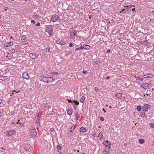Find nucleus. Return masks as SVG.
Segmentation results:
<instances>
[{
	"label": "nucleus",
	"instance_id": "8fccbe9b",
	"mask_svg": "<svg viewBox=\"0 0 154 154\" xmlns=\"http://www.w3.org/2000/svg\"><path fill=\"white\" fill-rule=\"evenodd\" d=\"M31 23H33L34 24H35V20H31Z\"/></svg>",
	"mask_w": 154,
	"mask_h": 154
},
{
	"label": "nucleus",
	"instance_id": "ea45409f",
	"mask_svg": "<svg viewBox=\"0 0 154 154\" xmlns=\"http://www.w3.org/2000/svg\"><path fill=\"white\" fill-rule=\"evenodd\" d=\"M103 144L105 146H107V145H106V141H104L103 142Z\"/></svg>",
	"mask_w": 154,
	"mask_h": 154
},
{
	"label": "nucleus",
	"instance_id": "6e6d98bb",
	"mask_svg": "<svg viewBox=\"0 0 154 154\" xmlns=\"http://www.w3.org/2000/svg\"><path fill=\"white\" fill-rule=\"evenodd\" d=\"M91 15H89V19H91Z\"/></svg>",
	"mask_w": 154,
	"mask_h": 154
},
{
	"label": "nucleus",
	"instance_id": "0e129e2a",
	"mask_svg": "<svg viewBox=\"0 0 154 154\" xmlns=\"http://www.w3.org/2000/svg\"><path fill=\"white\" fill-rule=\"evenodd\" d=\"M132 11H135V8H133L132 9Z\"/></svg>",
	"mask_w": 154,
	"mask_h": 154
},
{
	"label": "nucleus",
	"instance_id": "412c9836",
	"mask_svg": "<svg viewBox=\"0 0 154 154\" xmlns=\"http://www.w3.org/2000/svg\"><path fill=\"white\" fill-rule=\"evenodd\" d=\"M99 138L100 140H101L103 138V134L101 132H100L98 134Z\"/></svg>",
	"mask_w": 154,
	"mask_h": 154
},
{
	"label": "nucleus",
	"instance_id": "aec40b11",
	"mask_svg": "<svg viewBox=\"0 0 154 154\" xmlns=\"http://www.w3.org/2000/svg\"><path fill=\"white\" fill-rule=\"evenodd\" d=\"M116 96L119 98H121L122 96V94L121 93H118L116 94Z\"/></svg>",
	"mask_w": 154,
	"mask_h": 154
},
{
	"label": "nucleus",
	"instance_id": "c756f323",
	"mask_svg": "<svg viewBox=\"0 0 154 154\" xmlns=\"http://www.w3.org/2000/svg\"><path fill=\"white\" fill-rule=\"evenodd\" d=\"M74 102L76 105H78L79 104V102L77 100H74Z\"/></svg>",
	"mask_w": 154,
	"mask_h": 154
},
{
	"label": "nucleus",
	"instance_id": "a878e982",
	"mask_svg": "<svg viewBox=\"0 0 154 154\" xmlns=\"http://www.w3.org/2000/svg\"><path fill=\"white\" fill-rule=\"evenodd\" d=\"M75 117L76 119V121L78 120L80 117V116L79 115V114L77 113H76L75 114Z\"/></svg>",
	"mask_w": 154,
	"mask_h": 154
},
{
	"label": "nucleus",
	"instance_id": "338daca9",
	"mask_svg": "<svg viewBox=\"0 0 154 154\" xmlns=\"http://www.w3.org/2000/svg\"><path fill=\"white\" fill-rule=\"evenodd\" d=\"M152 128H154V124H153L151 126Z\"/></svg>",
	"mask_w": 154,
	"mask_h": 154
},
{
	"label": "nucleus",
	"instance_id": "9d476101",
	"mask_svg": "<svg viewBox=\"0 0 154 154\" xmlns=\"http://www.w3.org/2000/svg\"><path fill=\"white\" fill-rule=\"evenodd\" d=\"M56 42L60 45H64L66 44V43L64 41H63L62 40L60 39L57 40L56 41Z\"/></svg>",
	"mask_w": 154,
	"mask_h": 154
},
{
	"label": "nucleus",
	"instance_id": "0eeeda50",
	"mask_svg": "<svg viewBox=\"0 0 154 154\" xmlns=\"http://www.w3.org/2000/svg\"><path fill=\"white\" fill-rule=\"evenodd\" d=\"M38 56V54H35L30 53L29 54V56L31 59H35L37 58Z\"/></svg>",
	"mask_w": 154,
	"mask_h": 154
},
{
	"label": "nucleus",
	"instance_id": "7ed1b4c3",
	"mask_svg": "<svg viewBox=\"0 0 154 154\" xmlns=\"http://www.w3.org/2000/svg\"><path fill=\"white\" fill-rule=\"evenodd\" d=\"M16 133V131L14 130L9 131H6L5 134H6V136L7 137L10 136Z\"/></svg>",
	"mask_w": 154,
	"mask_h": 154
},
{
	"label": "nucleus",
	"instance_id": "ddd939ff",
	"mask_svg": "<svg viewBox=\"0 0 154 154\" xmlns=\"http://www.w3.org/2000/svg\"><path fill=\"white\" fill-rule=\"evenodd\" d=\"M143 78H152L154 77V76L153 75L150 74V75H144L143 76Z\"/></svg>",
	"mask_w": 154,
	"mask_h": 154
},
{
	"label": "nucleus",
	"instance_id": "20e7f679",
	"mask_svg": "<svg viewBox=\"0 0 154 154\" xmlns=\"http://www.w3.org/2000/svg\"><path fill=\"white\" fill-rule=\"evenodd\" d=\"M150 106L148 104H146L144 106H143L142 107V109L143 111L146 112L148 110V109L150 108Z\"/></svg>",
	"mask_w": 154,
	"mask_h": 154
},
{
	"label": "nucleus",
	"instance_id": "6ab92c4d",
	"mask_svg": "<svg viewBox=\"0 0 154 154\" xmlns=\"http://www.w3.org/2000/svg\"><path fill=\"white\" fill-rule=\"evenodd\" d=\"M19 51V50H18V49H12L10 51V52H11L12 53H14L15 52H17Z\"/></svg>",
	"mask_w": 154,
	"mask_h": 154
},
{
	"label": "nucleus",
	"instance_id": "774afa93",
	"mask_svg": "<svg viewBox=\"0 0 154 154\" xmlns=\"http://www.w3.org/2000/svg\"><path fill=\"white\" fill-rule=\"evenodd\" d=\"M152 91H154V88H152Z\"/></svg>",
	"mask_w": 154,
	"mask_h": 154
},
{
	"label": "nucleus",
	"instance_id": "c03bdc74",
	"mask_svg": "<svg viewBox=\"0 0 154 154\" xmlns=\"http://www.w3.org/2000/svg\"><path fill=\"white\" fill-rule=\"evenodd\" d=\"M35 17H36V19L37 18L38 19H40V17L39 16L37 15H35Z\"/></svg>",
	"mask_w": 154,
	"mask_h": 154
},
{
	"label": "nucleus",
	"instance_id": "6e6552de",
	"mask_svg": "<svg viewBox=\"0 0 154 154\" xmlns=\"http://www.w3.org/2000/svg\"><path fill=\"white\" fill-rule=\"evenodd\" d=\"M90 48V46L88 45H81L80 47V50H82L83 48L85 49L89 50Z\"/></svg>",
	"mask_w": 154,
	"mask_h": 154
},
{
	"label": "nucleus",
	"instance_id": "7c9ffc66",
	"mask_svg": "<svg viewBox=\"0 0 154 154\" xmlns=\"http://www.w3.org/2000/svg\"><path fill=\"white\" fill-rule=\"evenodd\" d=\"M61 146L60 145H58L57 147V149L58 150H61Z\"/></svg>",
	"mask_w": 154,
	"mask_h": 154
},
{
	"label": "nucleus",
	"instance_id": "f3484780",
	"mask_svg": "<svg viewBox=\"0 0 154 154\" xmlns=\"http://www.w3.org/2000/svg\"><path fill=\"white\" fill-rule=\"evenodd\" d=\"M77 32V31L75 30H74L72 31L71 32H70V33L71 34H72L74 36H77V35H76Z\"/></svg>",
	"mask_w": 154,
	"mask_h": 154
},
{
	"label": "nucleus",
	"instance_id": "f257e3e1",
	"mask_svg": "<svg viewBox=\"0 0 154 154\" xmlns=\"http://www.w3.org/2000/svg\"><path fill=\"white\" fill-rule=\"evenodd\" d=\"M55 78L52 76L46 77L42 76L41 77L40 81L47 83H50L54 81Z\"/></svg>",
	"mask_w": 154,
	"mask_h": 154
},
{
	"label": "nucleus",
	"instance_id": "4468645a",
	"mask_svg": "<svg viewBox=\"0 0 154 154\" xmlns=\"http://www.w3.org/2000/svg\"><path fill=\"white\" fill-rule=\"evenodd\" d=\"M23 77L25 79H28L29 77L28 74L26 72L23 73Z\"/></svg>",
	"mask_w": 154,
	"mask_h": 154
},
{
	"label": "nucleus",
	"instance_id": "c85d7f7f",
	"mask_svg": "<svg viewBox=\"0 0 154 154\" xmlns=\"http://www.w3.org/2000/svg\"><path fill=\"white\" fill-rule=\"evenodd\" d=\"M51 75L54 76L56 75H57L58 74L57 72H53L51 73Z\"/></svg>",
	"mask_w": 154,
	"mask_h": 154
},
{
	"label": "nucleus",
	"instance_id": "423d86ee",
	"mask_svg": "<svg viewBox=\"0 0 154 154\" xmlns=\"http://www.w3.org/2000/svg\"><path fill=\"white\" fill-rule=\"evenodd\" d=\"M132 6V5H129V6H125L124 7H125L126 8L125 9H122V11L120 12V13H122L124 11H125V13H126L128 11V10L131 8Z\"/></svg>",
	"mask_w": 154,
	"mask_h": 154
},
{
	"label": "nucleus",
	"instance_id": "39448f33",
	"mask_svg": "<svg viewBox=\"0 0 154 154\" xmlns=\"http://www.w3.org/2000/svg\"><path fill=\"white\" fill-rule=\"evenodd\" d=\"M58 16L56 14L53 15L51 18V20L52 22L57 21L58 20Z\"/></svg>",
	"mask_w": 154,
	"mask_h": 154
},
{
	"label": "nucleus",
	"instance_id": "5fc2aeb1",
	"mask_svg": "<svg viewBox=\"0 0 154 154\" xmlns=\"http://www.w3.org/2000/svg\"><path fill=\"white\" fill-rule=\"evenodd\" d=\"M3 112V110L2 109H0V113H1V112L2 113Z\"/></svg>",
	"mask_w": 154,
	"mask_h": 154
},
{
	"label": "nucleus",
	"instance_id": "13d9d810",
	"mask_svg": "<svg viewBox=\"0 0 154 154\" xmlns=\"http://www.w3.org/2000/svg\"><path fill=\"white\" fill-rule=\"evenodd\" d=\"M79 48H76V49L75 50V51H77V50H80V49H79Z\"/></svg>",
	"mask_w": 154,
	"mask_h": 154
},
{
	"label": "nucleus",
	"instance_id": "79ce46f5",
	"mask_svg": "<svg viewBox=\"0 0 154 154\" xmlns=\"http://www.w3.org/2000/svg\"><path fill=\"white\" fill-rule=\"evenodd\" d=\"M40 123V121H39V119H37V120L36 121V124H37V123Z\"/></svg>",
	"mask_w": 154,
	"mask_h": 154
},
{
	"label": "nucleus",
	"instance_id": "473e14b6",
	"mask_svg": "<svg viewBox=\"0 0 154 154\" xmlns=\"http://www.w3.org/2000/svg\"><path fill=\"white\" fill-rule=\"evenodd\" d=\"M26 36L25 35H24L22 37V38L21 39V41H23V40H25L26 39Z\"/></svg>",
	"mask_w": 154,
	"mask_h": 154
},
{
	"label": "nucleus",
	"instance_id": "864d4df0",
	"mask_svg": "<svg viewBox=\"0 0 154 154\" xmlns=\"http://www.w3.org/2000/svg\"><path fill=\"white\" fill-rule=\"evenodd\" d=\"M110 52V49H108L106 52V53H109Z\"/></svg>",
	"mask_w": 154,
	"mask_h": 154
},
{
	"label": "nucleus",
	"instance_id": "c9c22d12",
	"mask_svg": "<svg viewBox=\"0 0 154 154\" xmlns=\"http://www.w3.org/2000/svg\"><path fill=\"white\" fill-rule=\"evenodd\" d=\"M72 105H73V106L74 107V108L75 109L76 108V107H77V105H76V104L74 103V104H72Z\"/></svg>",
	"mask_w": 154,
	"mask_h": 154
},
{
	"label": "nucleus",
	"instance_id": "e2e57ef3",
	"mask_svg": "<svg viewBox=\"0 0 154 154\" xmlns=\"http://www.w3.org/2000/svg\"><path fill=\"white\" fill-rule=\"evenodd\" d=\"M144 78H143H143L140 79V81H143V79Z\"/></svg>",
	"mask_w": 154,
	"mask_h": 154
},
{
	"label": "nucleus",
	"instance_id": "5701e85b",
	"mask_svg": "<svg viewBox=\"0 0 154 154\" xmlns=\"http://www.w3.org/2000/svg\"><path fill=\"white\" fill-rule=\"evenodd\" d=\"M43 106H44L45 108H49V106L48 105V104L47 103H43Z\"/></svg>",
	"mask_w": 154,
	"mask_h": 154
},
{
	"label": "nucleus",
	"instance_id": "393cba45",
	"mask_svg": "<svg viewBox=\"0 0 154 154\" xmlns=\"http://www.w3.org/2000/svg\"><path fill=\"white\" fill-rule=\"evenodd\" d=\"M139 142L140 143L142 144L144 143L145 141L144 139H140L139 140Z\"/></svg>",
	"mask_w": 154,
	"mask_h": 154
},
{
	"label": "nucleus",
	"instance_id": "69168bd1",
	"mask_svg": "<svg viewBox=\"0 0 154 154\" xmlns=\"http://www.w3.org/2000/svg\"><path fill=\"white\" fill-rule=\"evenodd\" d=\"M95 63L96 64H97V63H98V61H95Z\"/></svg>",
	"mask_w": 154,
	"mask_h": 154
},
{
	"label": "nucleus",
	"instance_id": "37998d69",
	"mask_svg": "<svg viewBox=\"0 0 154 154\" xmlns=\"http://www.w3.org/2000/svg\"><path fill=\"white\" fill-rule=\"evenodd\" d=\"M54 129L53 128H51L50 129V131H51V132H53L54 131Z\"/></svg>",
	"mask_w": 154,
	"mask_h": 154
},
{
	"label": "nucleus",
	"instance_id": "1a4fd4ad",
	"mask_svg": "<svg viewBox=\"0 0 154 154\" xmlns=\"http://www.w3.org/2000/svg\"><path fill=\"white\" fill-rule=\"evenodd\" d=\"M30 134L32 136H36L37 132L35 128H34L32 130L30 133Z\"/></svg>",
	"mask_w": 154,
	"mask_h": 154
},
{
	"label": "nucleus",
	"instance_id": "f8f14e48",
	"mask_svg": "<svg viewBox=\"0 0 154 154\" xmlns=\"http://www.w3.org/2000/svg\"><path fill=\"white\" fill-rule=\"evenodd\" d=\"M142 88H143L144 89H146L147 88H148L149 87V84L148 83H146L145 84H142Z\"/></svg>",
	"mask_w": 154,
	"mask_h": 154
},
{
	"label": "nucleus",
	"instance_id": "680f3d73",
	"mask_svg": "<svg viewBox=\"0 0 154 154\" xmlns=\"http://www.w3.org/2000/svg\"><path fill=\"white\" fill-rule=\"evenodd\" d=\"M103 111L104 112H106V111L105 110L104 108H103Z\"/></svg>",
	"mask_w": 154,
	"mask_h": 154
},
{
	"label": "nucleus",
	"instance_id": "4c0bfd02",
	"mask_svg": "<svg viewBox=\"0 0 154 154\" xmlns=\"http://www.w3.org/2000/svg\"><path fill=\"white\" fill-rule=\"evenodd\" d=\"M100 120L102 121H104V118L103 117H100Z\"/></svg>",
	"mask_w": 154,
	"mask_h": 154
},
{
	"label": "nucleus",
	"instance_id": "e433bc0d",
	"mask_svg": "<svg viewBox=\"0 0 154 154\" xmlns=\"http://www.w3.org/2000/svg\"><path fill=\"white\" fill-rule=\"evenodd\" d=\"M45 51L46 52L48 53L50 51V48H46Z\"/></svg>",
	"mask_w": 154,
	"mask_h": 154
},
{
	"label": "nucleus",
	"instance_id": "b1692460",
	"mask_svg": "<svg viewBox=\"0 0 154 154\" xmlns=\"http://www.w3.org/2000/svg\"><path fill=\"white\" fill-rule=\"evenodd\" d=\"M75 128V126H72L70 129H69V131H70V132H71V133H72V132L73 131H74V129Z\"/></svg>",
	"mask_w": 154,
	"mask_h": 154
},
{
	"label": "nucleus",
	"instance_id": "a18cd8bd",
	"mask_svg": "<svg viewBox=\"0 0 154 154\" xmlns=\"http://www.w3.org/2000/svg\"><path fill=\"white\" fill-rule=\"evenodd\" d=\"M69 47H72L73 46L71 42H70L69 44Z\"/></svg>",
	"mask_w": 154,
	"mask_h": 154
},
{
	"label": "nucleus",
	"instance_id": "f704fd0d",
	"mask_svg": "<svg viewBox=\"0 0 154 154\" xmlns=\"http://www.w3.org/2000/svg\"><path fill=\"white\" fill-rule=\"evenodd\" d=\"M106 141V145H107V146L108 145V146H110L111 145V143L110 142L108 141L107 140Z\"/></svg>",
	"mask_w": 154,
	"mask_h": 154
},
{
	"label": "nucleus",
	"instance_id": "4be33fe9",
	"mask_svg": "<svg viewBox=\"0 0 154 154\" xmlns=\"http://www.w3.org/2000/svg\"><path fill=\"white\" fill-rule=\"evenodd\" d=\"M85 99V97L84 96H82L81 97V99L80 100V101L82 103H83Z\"/></svg>",
	"mask_w": 154,
	"mask_h": 154
},
{
	"label": "nucleus",
	"instance_id": "052dcab7",
	"mask_svg": "<svg viewBox=\"0 0 154 154\" xmlns=\"http://www.w3.org/2000/svg\"><path fill=\"white\" fill-rule=\"evenodd\" d=\"M110 76H107V77L106 79H110Z\"/></svg>",
	"mask_w": 154,
	"mask_h": 154
},
{
	"label": "nucleus",
	"instance_id": "bb28decb",
	"mask_svg": "<svg viewBox=\"0 0 154 154\" xmlns=\"http://www.w3.org/2000/svg\"><path fill=\"white\" fill-rule=\"evenodd\" d=\"M142 109V107L140 106H138L137 107V110L138 111H140Z\"/></svg>",
	"mask_w": 154,
	"mask_h": 154
},
{
	"label": "nucleus",
	"instance_id": "58836bf2",
	"mask_svg": "<svg viewBox=\"0 0 154 154\" xmlns=\"http://www.w3.org/2000/svg\"><path fill=\"white\" fill-rule=\"evenodd\" d=\"M67 100H68V102L69 103H72L73 102H74V100L73 101L71 100V99L69 100V99H68Z\"/></svg>",
	"mask_w": 154,
	"mask_h": 154
},
{
	"label": "nucleus",
	"instance_id": "9b49d317",
	"mask_svg": "<svg viewBox=\"0 0 154 154\" xmlns=\"http://www.w3.org/2000/svg\"><path fill=\"white\" fill-rule=\"evenodd\" d=\"M140 44H141L143 45H147L149 44L147 40H145L144 41H140Z\"/></svg>",
	"mask_w": 154,
	"mask_h": 154
},
{
	"label": "nucleus",
	"instance_id": "dca6fc26",
	"mask_svg": "<svg viewBox=\"0 0 154 154\" xmlns=\"http://www.w3.org/2000/svg\"><path fill=\"white\" fill-rule=\"evenodd\" d=\"M79 131L80 132H85L86 131V130L85 128L82 127L80 129Z\"/></svg>",
	"mask_w": 154,
	"mask_h": 154
},
{
	"label": "nucleus",
	"instance_id": "cd10ccee",
	"mask_svg": "<svg viewBox=\"0 0 154 154\" xmlns=\"http://www.w3.org/2000/svg\"><path fill=\"white\" fill-rule=\"evenodd\" d=\"M140 115L141 116L143 117V118L146 116V114L144 112H143L140 113Z\"/></svg>",
	"mask_w": 154,
	"mask_h": 154
},
{
	"label": "nucleus",
	"instance_id": "49530a36",
	"mask_svg": "<svg viewBox=\"0 0 154 154\" xmlns=\"http://www.w3.org/2000/svg\"><path fill=\"white\" fill-rule=\"evenodd\" d=\"M36 26H40V23L39 22H38L37 23Z\"/></svg>",
	"mask_w": 154,
	"mask_h": 154
},
{
	"label": "nucleus",
	"instance_id": "2f4dec72",
	"mask_svg": "<svg viewBox=\"0 0 154 154\" xmlns=\"http://www.w3.org/2000/svg\"><path fill=\"white\" fill-rule=\"evenodd\" d=\"M103 152L105 153V154H109V151H106V150H104Z\"/></svg>",
	"mask_w": 154,
	"mask_h": 154
},
{
	"label": "nucleus",
	"instance_id": "bf43d9fd",
	"mask_svg": "<svg viewBox=\"0 0 154 154\" xmlns=\"http://www.w3.org/2000/svg\"><path fill=\"white\" fill-rule=\"evenodd\" d=\"M20 120H19L18 121V122H17V124H19V123H20L19 122V121H20Z\"/></svg>",
	"mask_w": 154,
	"mask_h": 154
},
{
	"label": "nucleus",
	"instance_id": "72a5a7b5",
	"mask_svg": "<svg viewBox=\"0 0 154 154\" xmlns=\"http://www.w3.org/2000/svg\"><path fill=\"white\" fill-rule=\"evenodd\" d=\"M40 126V123L36 124V128L38 129V127H39Z\"/></svg>",
	"mask_w": 154,
	"mask_h": 154
},
{
	"label": "nucleus",
	"instance_id": "603ef678",
	"mask_svg": "<svg viewBox=\"0 0 154 154\" xmlns=\"http://www.w3.org/2000/svg\"><path fill=\"white\" fill-rule=\"evenodd\" d=\"M140 79L139 77H137L136 78V80L137 81H139Z\"/></svg>",
	"mask_w": 154,
	"mask_h": 154
},
{
	"label": "nucleus",
	"instance_id": "a19ab883",
	"mask_svg": "<svg viewBox=\"0 0 154 154\" xmlns=\"http://www.w3.org/2000/svg\"><path fill=\"white\" fill-rule=\"evenodd\" d=\"M19 124H20V125L21 127H23L24 126V124L22 123H19Z\"/></svg>",
	"mask_w": 154,
	"mask_h": 154
},
{
	"label": "nucleus",
	"instance_id": "3c124183",
	"mask_svg": "<svg viewBox=\"0 0 154 154\" xmlns=\"http://www.w3.org/2000/svg\"><path fill=\"white\" fill-rule=\"evenodd\" d=\"M66 52H67V53H66L65 55L68 56L69 54L70 53L69 52H68L67 51Z\"/></svg>",
	"mask_w": 154,
	"mask_h": 154
},
{
	"label": "nucleus",
	"instance_id": "09e8293b",
	"mask_svg": "<svg viewBox=\"0 0 154 154\" xmlns=\"http://www.w3.org/2000/svg\"><path fill=\"white\" fill-rule=\"evenodd\" d=\"M87 71L86 70H83L82 72V73L84 74H85L87 73Z\"/></svg>",
	"mask_w": 154,
	"mask_h": 154
},
{
	"label": "nucleus",
	"instance_id": "f03ea898",
	"mask_svg": "<svg viewBox=\"0 0 154 154\" xmlns=\"http://www.w3.org/2000/svg\"><path fill=\"white\" fill-rule=\"evenodd\" d=\"M46 31L48 32L50 35H53V32L52 26L49 25L47 26L46 29Z\"/></svg>",
	"mask_w": 154,
	"mask_h": 154
},
{
	"label": "nucleus",
	"instance_id": "4d7b16f0",
	"mask_svg": "<svg viewBox=\"0 0 154 154\" xmlns=\"http://www.w3.org/2000/svg\"><path fill=\"white\" fill-rule=\"evenodd\" d=\"M79 48H76V49L75 50V51H77V50H80V49H79Z\"/></svg>",
	"mask_w": 154,
	"mask_h": 154
},
{
	"label": "nucleus",
	"instance_id": "2eb2a0df",
	"mask_svg": "<svg viewBox=\"0 0 154 154\" xmlns=\"http://www.w3.org/2000/svg\"><path fill=\"white\" fill-rule=\"evenodd\" d=\"M72 113V109L69 108L68 109L67 112V113L69 115H71Z\"/></svg>",
	"mask_w": 154,
	"mask_h": 154
},
{
	"label": "nucleus",
	"instance_id": "de8ad7c7",
	"mask_svg": "<svg viewBox=\"0 0 154 154\" xmlns=\"http://www.w3.org/2000/svg\"><path fill=\"white\" fill-rule=\"evenodd\" d=\"M23 42V44L25 45L27 44L28 43V42L26 41H24Z\"/></svg>",
	"mask_w": 154,
	"mask_h": 154
},
{
	"label": "nucleus",
	"instance_id": "a211bd4d",
	"mask_svg": "<svg viewBox=\"0 0 154 154\" xmlns=\"http://www.w3.org/2000/svg\"><path fill=\"white\" fill-rule=\"evenodd\" d=\"M6 46L5 47H8L9 46H11L12 45H13V43L12 42H10L8 43H6Z\"/></svg>",
	"mask_w": 154,
	"mask_h": 154
}]
</instances>
